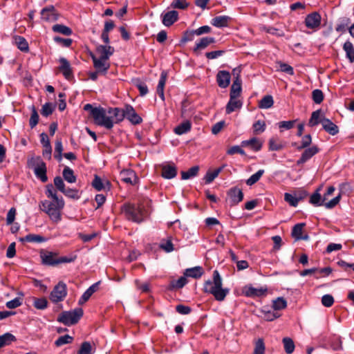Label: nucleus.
<instances>
[{
    "mask_svg": "<svg viewBox=\"0 0 354 354\" xmlns=\"http://www.w3.org/2000/svg\"><path fill=\"white\" fill-rule=\"evenodd\" d=\"M92 347L88 342H84L82 344L78 354H92Z\"/></svg>",
    "mask_w": 354,
    "mask_h": 354,
    "instance_id": "774afa93",
    "label": "nucleus"
},
{
    "mask_svg": "<svg viewBox=\"0 0 354 354\" xmlns=\"http://www.w3.org/2000/svg\"><path fill=\"white\" fill-rule=\"evenodd\" d=\"M264 174L263 169H260L258 171H257L255 174H252L247 180L246 184L248 185H252L255 184L259 180L261 177Z\"/></svg>",
    "mask_w": 354,
    "mask_h": 354,
    "instance_id": "8fccbe9b",
    "label": "nucleus"
},
{
    "mask_svg": "<svg viewBox=\"0 0 354 354\" xmlns=\"http://www.w3.org/2000/svg\"><path fill=\"white\" fill-rule=\"evenodd\" d=\"M55 42L60 44L63 47L68 48L73 43V39L70 38H62L59 36H55L53 38Z\"/></svg>",
    "mask_w": 354,
    "mask_h": 354,
    "instance_id": "4d7b16f0",
    "label": "nucleus"
},
{
    "mask_svg": "<svg viewBox=\"0 0 354 354\" xmlns=\"http://www.w3.org/2000/svg\"><path fill=\"white\" fill-rule=\"evenodd\" d=\"M15 42L18 48H19L21 51L26 52L28 50V44L23 37H17L15 38Z\"/></svg>",
    "mask_w": 354,
    "mask_h": 354,
    "instance_id": "864d4df0",
    "label": "nucleus"
},
{
    "mask_svg": "<svg viewBox=\"0 0 354 354\" xmlns=\"http://www.w3.org/2000/svg\"><path fill=\"white\" fill-rule=\"evenodd\" d=\"M287 306V301L283 297H277L272 301V308L274 310H280L286 308Z\"/></svg>",
    "mask_w": 354,
    "mask_h": 354,
    "instance_id": "37998d69",
    "label": "nucleus"
},
{
    "mask_svg": "<svg viewBox=\"0 0 354 354\" xmlns=\"http://www.w3.org/2000/svg\"><path fill=\"white\" fill-rule=\"evenodd\" d=\"M149 203V201L138 203H126L121 207V211L128 221L141 223L149 216L150 211L147 207Z\"/></svg>",
    "mask_w": 354,
    "mask_h": 354,
    "instance_id": "f257e3e1",
    "label": "nucleus"
},
{
    "mask_svg": "<svg viewBox=\"0 0 354 354\" xmlns=\"http://www.w3.org/2000/svg\"><path fill=\"white\" fill-rule=\"evenodd\" d=\"M243 106L241 100H239L238 97H230V100L227 102L225 107L226 114H230L231 113L240 109Z\"/></svg>",
    "mask_w": 354,
    "mask_h": 354,
    "instance_id": "4be33fe9",
    "label": "nucleus"
},
{
    "mask_svg": "<svg viewBox=\"0 0 354 354\" xmlns=\"http://www.w3.org/2000/svg\"><path fill=\"white\" fill-rule=\"evenodd\" d=\"M187 277H185V275L183 277H180L178 279L172 281L171 282V286L173 288L180 289L184 287L187 283Z\"/></svg>",
    "mask_w": 354,
    "mask_h": 354,
    "instance_id": "3c124183",
    "label": "nucleus"
},
{
    "mask_svg": "<svg viewBox=\"0 0 354 354\" xmlns=\"http://www.w3.org/2000/svg\"><path fill=\"white\" fill-rule=\"evenodd\" d=\"M161 175L164 178L171 179L177 175V168L174 165H163Z\"/></svg>",
    "mask_w": 354,
    "mask_h": 354,
    "instance_id": "a878e982",
    "label": "nucleus"
},
{
    "mask_svg": "<svg viewBox=\"0 0 354 354\" xmlns=\"http://www.w3.org/2000/svg\"><path fill=\"white\" fill-rule=\"evenodd\" d=\"M171 6L174 8L185 10L188 7L189 3L186 0H174Z\"/></svg>",
    "mask_w": 354,
    "mask_h": 354,
    "instance_id": "e2e57ef3",
    "label": "nucleus"
},
{
    "mask_svg": "<svg viewBox=\"0 0 354 354\" xmlns=\"http://www.w3.org/2000/svg\"><path fill=\"white\" fill-rule=\"evenodd\" d=\"M321 124H322L323 129L332 136H335L339 132L338 127L330 120L325 117L322 118Z\"/></svg>",
    "mask_w": 354,
    "mask_h": 354,
    "instance_id": "aec40b11",
    "label": "nucleus"
},
{
    "mask_svg": "<svg viewBox=\"0 0 354 354\" xmlns=\"http://www.w3.org/2000/svg\"><path fill=\"white\" fill-rule=\"evenodd\" d=\"M63 146L61 140H57L55 145V154L54 157L58 161L62 158Z\"/></svg>",
    "mask_w": 354,
    "mask_h": 354,
    "instance_id": "09e8293b",
    "label": "nucleus"
},
{
    "mask_svg": "<svg viewBox=\"0 0 354 354\" xmlns=\"http://www.w3.org/2000/svg\"><path fill=\"white\" fill-rule=\"evenodd\" d=\"M73 340V337L72 336L69 335H65L58 337V339L55 342V344L56 346H61L62 345L71 343Z\"/></svg>",
    "mask_w": 354,
    "mask_h": 354,
    "instance_id": "603ef678",
    "label": "nucleus"
},
{
    "mask_svg": "<svg viewBox=\"0 0 354 354\" xmlns=\"http://www.w3.org/2000/svg\"><path fill=\"white\" fill-rule=\"evenodd\" d=\"M54 106L50 102H47L42 106L41 113L43 116L48 117L53 112Z\"/></svg>",
    "mask_w": 354,
    "mask_h": 354,
    "instance_id": "052dcab7",
    "label": "nucleus"
},
{
    "mask_svg": "<svg viewBox=\"0 0 354 354\" xmlns=\"http://www.w3.org/2000/svg\"><path fill=\"white\" fill-rule=\"evenodd\" d=\"M227 194L229 197L231 206L236 205L243 199V193L242 190L236 187L230 188L227 191Z\"/></svg>",
    "mask_w": 354,
    "mask_h": 354,
    "instance_id": "9d476101",
    "label": "nucleus"
},
{
    "mask_svg": "<svg viewBox=\"0 0 354 354\" xmlns=\"http://www.w3.org/2000/svg\"><path fill=\"white\" fill-rule=\"evenodd\" d=\"M194 35H196L195 30H186L183 32V37L180 39L181 44L187 43V41H192Z\"/></svg>",
    "mask_w": 354,
    "mask_h": 354,
    "instance_id": "bf43d9fd",
    "label": "nucleus"
},
{
    "mask_svg": "<svg viewBox=\"0 0 354 354\" xmlns=\"http://www.w3.org/2000/svg\"><path fill=\"white\" fill-rule=\"evenodd\" d=\"M243 292L246 297H261L267 292V288L245 286L243 289Z\"/></svg>",
    "mask_w": 354,
    "mask_h": 354,
    "instance_id": "6ab92c4d",
    "label": "nucleus"
},
{
    "mask_svg": "<svg viewBox=\"0 0 354 354\" xmlns=\"http://www.w3.org/2000/svg\"><path fill=\"white\" fill-rule=\"evenodd\" d=\"M41 18L45 21H57L59 15L53 6L44 8L41 11Z\"/></svg>",
    "mask_w": 354,
    "mask_h": 354,
    "instance_id": "2eb2a0df",
    "label": "nucleus"
},
{
    "mask_svg": "<svg viewBox=\"0 0 354 354\" xmlns=\"http://www.w3.org/2000/svg\"><path fill=\"white\" fill-rule=\"evenodd\" d=\"M162 24L165 26H170L174 24L178 19V13L176 10L169 11L164 15H162Z\"/></svg>",
    "mask_w": 354,
    "mask_h": 354,
    "instance_id": "5701e85b",
    "label": "nucleus"
},
{
    "mask_svg": "<svg viewBox=\"0 0 354 354\" xmlns=\"http://www.w3.org/2000/svg\"><path fill=\"white\" fill-rule=\"evenodd\" d=\"M274 100L272 95H265L259 102V108L269 109L273 106Z\"/></svg>",
    "mask_w": 354,
    "mask_h": 354,
    "instance_id": "c03bdc74",
    "label": "nucleus"
},
{
    "mask_svg": "<svg viewBox=\"0 0 354 354\" xmlns=\"http://www.w3.org/2000/svg\"><path fill=\"white\" fill-rule=\"evenodd\" d=\"M282 342L283 344L284 350L286 353L290 354L292 353L295 348L293 340L290 337H284L282 339Z\"/></svg>",
    "mask_w": 354,
    "mask_h": 354,
    "instance_id": "a18cd8bd",
    "label": "nucleus"
},
{
    "mask_svg": "<svg viewBox=\"0 0 354 354\" xmlns=\"http://www.w3.org/2000/svg\"><path fill=\"white\" fill-rule=\"evenodd\" d=\"M120 178L122 181L134 185L136 183L137 177L136 173L131 169H123L120 173Z\"/></svg>",
    "mask_w": 354,
    "mask_h": 354,
    "instance_id": "f3484780",
    "label": "nucleus"
},
{
    "mask_svg": "<svg viewBox=\"0 0 354 354\" xmlns=\"http://www.w3.org/2000/svg\"><path fill=\"white\" fill-rule=\"evenodd\" d=\"M16 340L17 339L15 336L10 333H6L3 335H0V345L2 347L8 346Z\"/></svg>",
    "mask_w": 354,
    "mask_h": 354,
    "instance_id": "c9c22d12",
    "label": "nucleus"
},
{
    "mask_svg": "<svg viewBox=\"0 0 354 354\" xmlns=\"http://www.w3.org/2000/svg\"><path fill=\"white\" fill-rule=\"evenodd\" d=\"M312 97L315 103L320 104L324 100L323 92L319 89H315L312 93Z\"/></svg>",
    "mask_w": 354,
    "mask_h": 354,
    "instance_id": "0e129e2a",
    "label": "nucleus"
},
{
    "mask_svg": "<svg viewBox=\"0 0 354 354\" xmlns=\"http://www.w3.org/2000/svg\"><path fill=\"white\" fill-rule=\"evenodd\" d=\"M92 186L97 191H102V190H104L106 189H110L111 183L109 180H107L106 179L102 180L97 175H95L94 179L93 180V182H92Z\"/></svg>",
    "mask_w": 354,
    "mask_h": 354,
    "instance_id": "412c9836",
    "label": "nucleus"
},
{
    "mask_svg": "<svg viewBox=\"0 0 354 354\" xmlns=\"http://www.w3.org/2000/svg\"><path fill=\"white\" fill-rule=\"evenodd\" d=\"M125 118L129 120L133 124H138L142 122V118L136 112L133 106L126 105L124 106Z\"/></svg>",
    "mask_w": 354,
    "mask_h": 354,
    "instance_id": "dca6fc26",
    "label": "nucleus"
},
{
    "mask_svg": "<svg viewBox=\"0 0 354 354\" xmlns=\"http://www.w3.org/2000/svg\"><path fill=\"white\" fill-rule=\"evenodd\" d=\"M215 39L212 37H205L196 43L194 52L198 53L199 50L206 48L209 44H214Z\"/></svg>",
    "mask_w": 354,
    "mask_h": 354,
    "instance_id": "b1692460",
    "label": "nucleus"
},
{
    "mask_svg": "<svg viewBox=\"0 0 354 354\" xmlns=\"http://www.w3.org/2000/svg\"><path fill=\"white\" fill-rule=\"evenodd\" d=\"M33 306L38 310H44L48 307V301L44 297H33Z\"/></svg>",
    "mask_w": 354,
    "mask_h": 354,
    "instance_id": "49530a36",
    "label": "nucleus"
},
{
    "mask_svg": "<svg viewBox=\"0 0 354 354\" xmlns=\"http://www.w3.org/2000/svg\"><path fill=\"white\" fill-rule=\"evenodd\" d=\"M324 116L321 115V110H317L313 111L311 114V117L308 122V125L310 127H314L321 123L322 118Z\"/></svg>",
    "mask_w": 354,
    "mask_h": 354,
    "instance_id": "a19ab883",
    "label": "nucleus"
},
{
    "mask_svg": "<svg viewBox=\"0 0 354 354\" xmlns=\"http://www.w3.org/2000/svg\"><path fill=\"white\" fill-rule=\"evenodd\" d=\"M109 113L113 115L115 118V123L122 122L125 118L124 109L113 108L109 110Z\"/></svg>",
    "mask_w": 354,
    "mask_h": 354,
    "instance_id": "e433bc0d",
    "label": "nucleus"
},
{
    "mask_svg": "<svg viewBox=\"0 0 354 354\" xmlns=\"http://www.w3.org/2000/svg\"><path fill=\"white\" fill-rule=\"evenodd\" d=\"M40 257L42 264L49 266H57L61 263L73 262L77 259V254L73 253L68 256L59 257L56 252L41 250L40 252Z\"/></svg>",
    "mask_w": 354,
    "mask_h": 354,
    "instance_id": "20e7f679",
    "label": "nucleus"
},
{
    "mask_svg": "<svg viewBox=\"0 0 354 354\" xmlns=\"http://www.w3.org/2000/svg\"><path fill=\"white\" fill-rule=\"evenodd\" d=\"M266 350L265 344L262 338H259L254 342L253 354H264Z\"/></svg>",
    "mask_w": 354,
    "mask_h": 354,
    "instance_id": "de8ad7c7",
    "label": "nucleus"
},
{
    "mask_svg": "<svg viewBox=\"0 0 354 354\" xmlns=\"http://www.w3.org/2000/svg\"><path fill=\"white\" fill-rule=\"evenodd\" d=\"M261 313H262V315H262L263 318L266 321H268V322L273 321L275 319H277V318L280 317V314L278 313L277 312H275L274 310H262Z\"/></svg>",
    "mask_w": 354,
    "mask_h": 354,
    "instance_id": "79ce46f5",
    "label": "nucleus"
},
{
    "mask_svg": "<svg viewBox=\"0 0 354 354\" xmlns=\"http://www.w3.org/2000/svg\"><path fill=\"white\" fill-rule=\"evenodd\" d=\"M52 30L54 32L59 33L65 36H70L73 33V30L71 28L64 25L57 24L53 26Z\"/></svg>",
    "mask_w": 354,
    "mask_h": 354,
    "instance_id": "473e14b6",
    "label": "nucleus"
},
{
    "mask_svg": "<svg viewBox=\"0 0 354 354\" xmlns=\"http://www.w3.org/2000/svg\"><path fill=\"white\" fill-rule=\"evenodd\" d=\"M318 192L319 189H317L314 194L311 195L309 201L310 203L316 206H320L324 205L323 200L322 201L321 195Z\"/></svg>",
    "mask_w": 354,
    "mask_h": 354,
    "instance_id": "5fc2aeb1",
    "label": "nucleus"
},
{
    "mask_svg": "<svg viewBox=\"0 0 354 354\" xmlns=\"http://www.w3.org/2000/svg\"><path fill=\"white\" fill-rule=\"evenodd\" d=\"M230 74L226 71H220L216 75V82L221 88H226L230 82Z\"/></svg>",
    "mask_w": 354,
    "mask_h": 354,
    "instance_id": "a211bd4d",
    "label": "nucleus"
},
{
    "mask_svg": "<svg viewBox=\"0 0 354 354\" xmlns=\"http://www.w3.org/2000/svg\"><path fill=\"white\" fill-rule=\"evenodd\" d=\"M167 77V73L166 71H163L161 73L160 77L157 86V93L162 100H165L164 88L165 86Z\"/></svg>",
    "mask_w": 354,
    "mask_h": 354,
    "instance_id": "7c9ffc66",
    "label": "nucleus"
},
{
    "mask_svg": "<svg viewBox=\"0 0 354 354\" xmlns=\"http://www.w3.org/2000/svg\"><path fill=\"white\" fill-rule=\"evenodd\" d=\"M67 295V287L65 283L59 281L50 294V299L53 303H58L64 299Z\"/></svg>",
    "mask_w": 354,
    "mask_h": 354,
    "instance_id": "6e6552de",
    "label": "nucleus"
},
{
    "mask_svg": "<svg viewBox=\"0 0 354 354\" xmlns=\"http://www.w3.org/2000/svg\"><path fill=\"white\" fill-rule=\"evenodd\" d=\"M64 205V201L61 197L57 200H52V201L47 200L41 201L39 208L47 214L53 221L57 223L61 220V212Z\"/></svg>",
    "mask_w": 354,
    "mask_h": 354,
    "instance_id": "7ed1b4c3",
    "label": "nucleus"
},
{
    "mask_svg": "<svg viewBox=\"0 0 354 354\" xmlns=\"http://www.w3.org/2000/svg\"><path fill=\"white\" fill-rule=\"evenodd\" d=\"M203 269L201 266H195L187 268L184 272V275L187 277L198 279L203 274Z\"/></svg>",
    "mask_w": 354,
    "mask_h": 354,
    "instance_id": "c85d7f7f",
    "label": "nucleus"
},
{
    "mask_svg": "<svg viewBox=\"0 0 354 354\" xmlns=\"http://www.w3.org/2000/svg\"><path fill=\"white\" fill-rule=\"evenodd\" d=\"M283 147L281 142L279 140L278 138H271L269 140V149L270 151H279L281 150Z\"/></svg>",
    "mask_w": 354,
    "mask_h": 354,
    "instance_id": "6e6d98bb",
    "label": "nucleus"
},
{
    "mask_svg": "<svg viewBox=\"0 0 354 354\" xmlns=\"http://www.w3.org/2000/svg\"><path fill=\"white\" fill-rule=\"evenodd\" d=\"M82 308H77L73 310L64 311L57 317V321L66 326H71L77 324L83 316Z\"/></svg>",
    "mask_w": 354,
    "mask_h": 354,
    "instance_id": "423d86ee",
    "label": "nucleus"
},
{
    "mask_svg": "<svg viewBox=\"0 0 354 354\" xmlns=\"http://www.w3.org/2000/svg\"><path fill=\"white\" fill-rule=\"evenodd\" d=\"M66 197L73 198V199H78L80 196L78 194V190L76 189L71 188H66L65 190L62 192Z\"/></svg>",
    "mask_w": 354,
    "mask_h": 354,
    "instance_id": "338daca9",
    "label": "nucleus"
},
{
    "mask_svg": "<svg viewBox=\"0 0 354 354\" xmlns=\"http://www.w3.org/2000/svg\"><path fill=\"white\" fill-rule=\"evenodd\" d=\"M39 122V115L37 111L34 106H32V113L30 115V118L29 120L30 127L32 129L34 128Z\"/></svg>",
    "mask_w": 354,
    "mask_h": 354,
    "instance_id": "13d9d810",
    "label": "nucleus"
},
{
    "mask_svg": "<svg viewBox=\"0 0 354 354\" xmlns=\"http://www.w3.org/2000/svg\"><path fill=\"white\" fill-rule=\"evenodd\" d=\"M284 200L292 207H297L299 203L297 196L289 193L284 194Z\"/></svg>",
    "mask_w": 354,
    "mask_h": 354,
    "instance_id": "680f3d73",
    "label": "nucleus"
},
{
    "mask_svg": "<svg viewBox=\"0 0 354 354\" xmlns=\"http://www.w3.org/2000/svg\"><path fill=\"white\" fill-rule=\"evenodd\" d=\"M319 151V149L316 145L306 148L301 153L300 158L297 161V165H300L305 163Z\"/></svg>",
    "mask_w": 354,
    "mask_h": 354,
    "instance_id": "ddd939ff",
    "label": "nucleus"
},
{
    "mask_svg": "<svg viewBox=\"0 0 354 354\" xmlns=\"http://www.w3.org/2000/svg\"><path fill=\"white\" fill-rule=\"evenodd\" d=\"M18 241L20 242L41 243L46 242L48 239L39 234H28L24 236L19 237Z\"/></svg>",
    "mask_w": 354,
    "mask_h": 354,
    "instance_id": "bb28decb",
    "label": "nucleus"
},
{
    "mask_svg": "<svg viewBox=\"0 0 354 354\" xmlns=\"http://www.w3.org/2000/svg\"><path fill=\"white\" fill-rule=\"evenodd\" d=\"M192 129V123L189 120H185L176 126L174 131L177 135H183L189 132Z\"/></svg>",
    "mask_w": 354,
    "mask_h": 354,
    "instance_id": "2f4dec72",
    "label": "nucleus"
},
{
    "mask_svg": "<svg viewBox=\"0 0 354 354\" xmlns=\"http://www.w3.org/2000/svg\"><path fill=\"white\" fill-rule=\"evenodd\" d=\"M241 80H234L230 89V97H238L241 93Z\"/></svg>",
    "mask_w": 354,
    "mask_h": 354,
    "instance_id": "72a5a7b5",
    "label": "nucleus"
},
{
    "mask_svg": "<svg viewBox=\"0 0 354 354\" xmlns=\"http://www.w3.org/2000/svg\"><path fill=\"white\" fill-rule=\"evenodd\" d=\"M266 129V123L264 121L258 120L253 124V130L254 133L259 134Z\"/></svg>",
    "mask_w": 354,
    "mask_h": 354,
    "instance_id": "69168bd1",
    "label": "nucleus"
},
{
    "mask_svg": "<svg viewBox=\"0 0 354 354\" xmlns=\"http://www.w3.org/2000/svg\"><path fill=\"white\" fill-rule=\"evenodd\" d=\"M230 19L228 16H217L212 19L211 24L217 28L227 27Z\"/></svg>",
    "mask_w": 354,
    "mask_h": 354,
    "instance_id": "c756f323",
    "label": "nucleus"
},
{
    "mask_svg": "<svg viewBox=\"0 0 354 354\" xmlns=\"http://www.w3.org/2000/svg\"><path fill=\"white\" fill-rule=\"evenodd\" d=\"M262 142L257 138H252L250 140H243L241 142V147H248L254 151H259L262 147Z\"/></svg>",
    "mask_w": 354,
    "mask_h": 354,
    "instance_id": "393cba45",
    "label": "nucleus"
},
{
    "mask_svg": "<svg viewBox=\"0 0 354 354\" xmlns=\"http://www.w3.org/2000/svg\"><path fill=\"white\" fill-rule=\"evenodd\" d=\"M199 171L198 166H194L189 169L187 171H181V178L183 180H187L198 175Z\"/></svg>",
    "mask_w": 354,
    "mask_h": 354,
    "instance_id": "58836bf2",
    "label": "nucleus"
},
{
    "mask_svg": "<svg viewBox=\"0 0 354 354\" xmlns=\"http://www.w3.org/2000/svg\"><path fill=\"white\" fill-rule=\"evenodd\" d=\"M305 225L306 224L304 223H299L293 226L291 236L295 241H308V233L304 230Z\"/></svg>",
    "mask_w": 354,
    "mask_h": 354,
    "instance_id": "1a4fd4ad",
    "label": "nucleus"
},
{
    "mask_svg": "<svg viewBox=\"0 0 354 354\" xmlns=\"http://www.w3.org/2000/svg\"><path fill=\"white\" fill-rule=\"evenodd\" d=\"M60 65L58 67L59 71L62 73L67 80L73 78V73L69 62L65 57H60L59 59Z\"/></svg>",
    "mask_w": 354,
    "mask_h": 354,
    "instance_id": "9b49d317",
    "label": "nucleus"
},
{
    "mask_svg": "<svg viewBox=\"0 0 354 354\" xmlns=\"http://www.w3.org/2000/svg\"><path fill=\"white\" fill-rule=\"evenodd\" d=\"M29 167L33 169L34 174L42 183L48 180L46 165L40 156L32 157L28 161Z\"/></svg>",
    "mask_w": 354,
    "mask_h": 354,
    "instance_id": "0eeeda50",
    "label": "nucleus"
},
{
    "mask_svg": "<svg viewBox=\"0 0 354 354\" xmlns=\"http://www.w3.org/2000/svg\"><path fill=\"white\" fill-rule=\"evenodd\" d=\"M97 52L100 53V57L109 60V57L114 53V48L111 46L100 45L97 47Z\"/></svg>",
    "mask_w": 354,
    "mask_h": 354,
    "instance_id": "cd10ccee",
    "label": "nucleus"
},
{
    "mask_svg": "<svg viewBox=\"0 0 354 354\" xmlns=\"http://www.w3.org/2000/svg\"><path fill=\"white\" fill-rule=\"evenodd\" d=\"M91 58L93 62V66L100 73L105 74L110 67V64L107 59L101 57L97 58L95 55H92Z\"/></svg>",
    "mask_w": 354,
    "mask_h": 354,
    "instance_id": "4468645a",
    "label": "nucleus"
},
{
    "mask_svg": "<svg viewBox=\"0 0 354 354\" xmlns=\"http://www.w3.org/2000/svg\"><path fill=\"white\" fill-rule=\"evenodd\" d=\"M321 15L318 12H314L306 17L304 23L307 28L310 29H316L319 27L321 24Z\"/></svg>",
    "mask_w": 354,
    "mask_h": 354,
    "instance_id": "f8f14e48",
    "label": "nucleus"
},
{
    "mask_svg": "<svg viewBox=\"0 0 354 354\" xmlns=\"http://www.w3.org/2000/svg\"><path fill=\"white\" fill-rule=\"evenodd\" d=\"M84 109L89 111L95 123L99 126L104 127L107 129H111L114 122L111 117L106 116L105 109L102 107H93L91 104L84 105Z\"/></svg>",
    "mask_w": 354,
    "mask_h": 354,
    "instance_id": "39448f33",
    "label": "nucleus"
},
{
    "mask_svg": "<svg viewBox=\"0 0 354 354\" xmlns=\"http://www.w3.org/2000/svg\"><path fill=\"white\" fill-rule=\"evenodd\" d=\"M343 48L346 53V57L349 59L351 63L354 62V47L353 44L347 41L344 43Z\"/></svg>",
    "mask_w": 354,
    "mask_h": 354,
    "instance_id": "4c0bfd02",
    "label": "nucleus"
},
{
    "mask_svg": "<svg viewBox=\"0 0 354 354\" xmlns=\"http://www.w3.org/2000/svg\"><path fill=\"white\" fill-rule=\"evenodd\" d=\"M312 142V138L310 134L305 135L302 137L301 144L297 145V143L292 144L293 146L299 151L308 147Z\"/></svg>",
    "mask_w": 354,
    "mask_h": 354,
    "instance_id": "ea45409f",
    "label": "nucleus"
},
{
    "mask_svg": "<svg viewBox=\"0 0 354 354\" xmlns=\"http://www.w3.org/2000/svg\"><path fill=\"white\" fill-rule=\"evenodd\" d=\"M212 279V281L207 280L204 283L203 291L212 295L216 301H222L228 295L230 290L222 287V278L217 270L213 272Z\"/></svg>",
    "mask_w": 354,
    "mask_h": 354,
    "instance_id": "f03ea898",
    "label": "nucleus"
},
{
    "mask_svg": "<svg viewBox=\"0 0 354 354\" xmlns=\"http://www.w3.org/2000/svg\"><path fill=\"white\" fill-rule=\"evenodd\" d=\"M62 174L64 180L69 183H74L77 180L73 170L68 167H64Z\"/></svg>",
    "mask_w": 354,
    "mask_h": 354,
    "instance_id": "f704fd0d",
    "label": "nucleus"
}]
</instances>
